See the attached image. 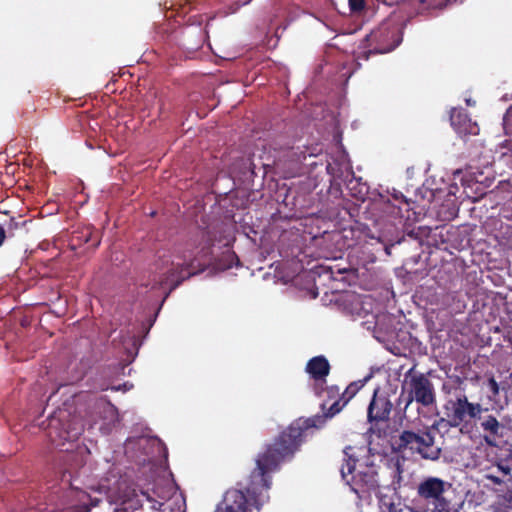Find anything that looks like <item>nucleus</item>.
I'll return each instance as SVG.
<instances>
[{
  "label": "nucleus",
  "instance_id": "obj_1",
  "mask_svg": "<svg viewBox=\"0 0 512 512\" xmlns=\"http://www.w3.org/2000/svg\"><path fill=\"white\" fill-rule=\"evenodd\" d=\"M362 381L351 382L333 404L326 408L321 405L323 415L310 418H298L283 430L264 452L256 458V467L250 473L246 482L239 483L241 488H231L226 491L222 503L215 512H248V506H254L258 511L269 498L267 491L271 486L270 473L277 470L279 464L286 458L292 457L305 440L306 432L311 428H321L328 418L340 413L348 402L363 387Z\"/></svg>",
  "mask_w": 512,
  "mask_h": 512
},
{
  "label": "nucleus",
  "instance_id": "obj_2",
  "mask_svg": "<svg viewBox=\"0 0 512 512\" xmlns=\"http://www.w3.org/2000/svg\"><path fill=\"white\" fill-rule=\"evenodd\" d=\"M83 431L84 420L75 414L72 405L64 404L48 417L47 437L55 447L67 452L61 458L62 466L58 473L60 474L61 488L69 490V497L75 498L79 502L71 505V512H89L91 507L100 504L111 506L107 499H92L86 492L85 489L90 487L88 484L89 468L85 465L83 454L69 452V448H64L66 443L76 441Z\"/></svg>",
  "mask_w": 512,
  "mask_h": 512
},
{
  "label": "nucleus",
  "instance_id": "obj_3",
  "mask_svg": "<svg viewBox=\"0 0 512 512\" xmlns=\"http://www.w3.org/2000/svg\"><path fill=\"white\" fill-rule=\"evenodd\" d=\"M234 225L225 221H215L210 223L206 228H199L195 234L186 242L183 250H178L176 254L177 262L162 260V265H157V269H167L163 276L154 278L151 289H156L169 279L175 282L172 289L178 287L185 279L189 278L193 273L190 271L198 253L207 255L211 252V248L216 244L229 246L234 240Z\"/></svg>",
  "mask_w": 512,
  "mask_h": 512
},
{
  "label": "nucleus",
  "instance_id": "obj_4",
  "mask_svg": "<svg viewBox=\"0 0 512 512\" xmlns=\"http://www.w3.org/2000/svg\"><path fill=\"white\" fill-rule=\"evenodd\" d=\"M345 458L341 466V476L359 499H367L379 488L378 471L368 459L361 461L356 457L355 448L347 446L343 451Z\"/></svg>",
  "mask_w": 512,
  "mask_h": 512
},
{
  "label": "nucleus",
  "instance_id": "obj_5",
  "mask_svg": "<svg viewBox=\"0 0 512 512\" xmlns=\"http://www.w3.org/2000/svg\"><path fill=\"white\" fill-rule=\"evenodd\" d=\"M446 418H441L438 425L446 423L449 427H460L471 422L476 423L481 414L488 412V408L480 403L470 402L465 394H458L454 398L448 399L444 406Z\"/></svg>",
  "mask_w": 512,
  "mask_h": 512
},
{
  "label": "nucleus",
  "instance_id": "obj_6",
  "mask_svg": "<svg viewBox=\"0 0 512 512\" xmlns=\"http://www.w3.org/2000/svg\"><path fill=\"white\" fill-rule=\"evenodd\" d=\"M401 397L406 394L404 411L415 401L423 407H430L436 403L435 388L431 380L423 373L415 371V365L404 375Z\"/></svg>",
  "mask_w": 512,
  "mask_h": 512
},
{
  "label": "nucleus",
  "instance_id": "obj_7",
  "mask_svg": "<svg viewBox=\"0 0 512 512\" xmlns=\"http://www.w3.org/2000/svg\"><path fill=\"white\" fill-rule=\"evenodd\" d=\"M433 428L434 426L426 427L418 432L403 430L397 440V450L401 452L409 450L412 454H419L423 459L438 460L441 448L435 445Z\"/></svg>",
  "mask_w": 512,
  "mask_h": 512
},
{
  "label": "nucleus",
  "instance_id": "obj_8",
  "mask_svg": "<svg viewBox=\"0 0 512 512\" xmlns=\"http://www.w3.org/2000/svg\"><path fill=\"white\" fill-rule=\"evenodd\" d=\"M402 29L399 24L387 21L368 34L364 41L369 49L362 53L368 60L371 54H385L394 50L402 42Z\"/></svg>",
  "mask_w": 512,
  "mask_h": 512
},
{
  "label": "nucleus",
  "instance_id": "obj_9",
  "mask_svg": "<svg viewBox=\"0 0 512 512\" xmlns=\"http://www.w3.org/2000/svg\"><path fill=\"white\" fill-rule=\"evenodd\" d=\"M402 468L397 461L391 468L392 481L390 486L392 489H388V493H380L378 495L379 508L381 512H404L406 505L401 501L400 496L397 494V490L401 486L402 481Z\"/></svg>",
  "mask_w": 512,
  "mask_h": 512
},
{
  "label": "nucleus",
  "instance_id": "obj_10",
  "mask_svg": "<svg viewBox=\"0 0 512 512\" xmlns=\"http://www.w3.org/2000/svg\"><path fill=\"white\" fill-rule=\"evenodd\" d=\"M447 483L437 477L424 478L417 486V496L430 505V509H436L443 503H448L444 498Z\"/></svg>",
  "mask_w": 512,
  "mask_h": 512
},
{
  "label": "nucleus",
  "instance_id": "obj_11",
  "mask_svg": "<svg viewBox=\"0 0 512 512\" xmlns=\"http://www.w3.org/2000/svg\"><path fill=\"white\" fill-rule=\"evenodd\" d=\"M392 409L393 403L389 396L385 393H380L378 388L375 389L367 409L368 422L374 424L387 423L390 420Z\"/></svg>",
  "mask_w": 512,
  "mask_h": 512
},
{
  "label": "nucleus",
  "instance_id": "obj_12",
  "mask_svg": "<svg viewBox=\"0 0 512 512\" xmlns=\"http://www.w3.org/2000/svg\"><path fill=\"white\" fill-rule=\"evenodd\" d=\"M331 366L327 358L323 355L312 357L308 360L305 371L310 378L314 380V392L317 396H321L323 386L330 374Z\"/></svg>",
  "mask_w": 512,
  "mask_h": 512
},
{
  "label": "nucleus",
  "instance_id": "obj_13",
  "mask_svg": "<svg viewBox=\"0 0 512 512\" xmlns=\"http://www.w3.org/2000/svg\"><path fill=\"white\" fill-rule=\"evenodd\" d=\"M450 123L455 132L461 136L477 135L479 126L473 122L468 113L463 108H452L450 112Z\"/></svg>",
  "mask_w": 512,
  "mask_h": 512
},
{
  "label": "nucleus",
  "instance_id": "obj_14",
  "mask_svg": "<svg viewBox=\"0 0 512 512\" xmlns=\"http://www.w3.org/2000/svg\"><path fill=\"white\" fill-rule=\"evenodd\" d=\"M483 431V439L489 446H496L497 439L502 436L504 426L494 415H483L476 419Z\"/></svg>",
  "mask_w": 512,
  "mask_h": 512
},
{
  "label": "nucleus",
  "instance_id": "obj_15",
  "mask_svg": "<svg viewBox=\"0 0 512 512\" xmlns=\"http://www.w3.org/2000/svg\"><path fill=\"white\" fill-rule=\"evenodd\" d=\"M511 468L502 462L497 463L495 466L489 468L484 474V478L490 481L493 485H503L506 480L510 479Z\"/></svg>",
  "mask_w": 512,
  "mask_h": 512
},
{
  "label": "nucleus",
  "instance_id": "obj_16",
  "mask_svg": "<svg viewBox=\"0 0 512 512\" xmlns=\"http://www.w3.org/2000/svg\"><path fill=\"white\" fill-rule=\"evenodd\" d=\"M393 198L399 204H404L406 206V212L409 211L410 203L402 193L393 194ZM382 210L393 218L405 217L402 207L400 205L393 204L389 199L383 202Z\"/></svg>",
  "mask_w": 512,
  "mask_h": 512
},
{
  "label": "nucleus",
  "instance_id": "obj_17",
  "mask_svg": "<svg viewBox=\"0 0 512 512\" xmlns=\"http://www.w3.org/2000/svg\"><path fill=\"white\" fill-rule=\"evenodd\" d=\"M133 495L136 499V503L139 504L141 508H143L144 505H147L149 509L158 511L163 505L161 501L156 500L148 491L140 490L139 492H136L134 490Z\"/></svg>",
  "mask_w": 512,
  "mask_h": 512
},
{
  "label": "nucleus",
  "instance_id": "obj_18",
  "mask_svg": "<svg viewBox=\"0 0 512 512\" xmlns=\"http://www.w3.org/2000/svg\"><path fill=\"white\" fill-rule=\"evenodd\" d=\"M111 404L103 399H91L90 400V408L92 409L87 413L88 420L87 422L89 424L96 423L99 418H101V412L102 410H105L107 408H110Z\"/></svg>",
  "mask_w": 512,
  "mask_h": 512
},
{
  "label": "nucleus",
  "instance_id": "obj_19",
  "mask_svg": "<svg viewBox=\"0 0 512 512\" xmlns=\"http://www.w3.org/2000/svg\"><path fill=\"white\" fill-rule=\"evenodd\" d=\"M458 0H445V1H437V0H420L421 4L427 3L426 9H443L448 5L456 3Z\"/></svg>",
  "mask_w": 512,
  "mask_h": 512
},
{
  "label": "nucleus",
  "instance_id": "obj_20",
  "mask_svg": "<svg viewBox=\"0 0 512 512\" xmlns=\"http://www.w3.org/2000/svg\"><path fill=\"white\" fill-rule=\"evenodd\" d=\"M286 156L288 158H291V161H290V168H289V171L287 172L288 173V176H292L294 172H296L297 170H299L300 168V164H301V160L299 159V157L297 159H294L293 157L296 156V153L293 152V151H288L286 153Z\"/></svg>",
  "mask_w": 512,
  "mask_h": 512
},
{
  "label": "nucleus",
  "instance_id": "obj_21",
  "mask_svg": "<svg viewBox=\"0 0 512 512\" xmlns=\"http://www.w3.org/2000/svg\"><path fill=\"white\" fill-rule=\"evenodd\" d=\"M25 224H26V221L19 222L15 218L12 217L9 219V221L6 224V226H7L6 233L8 232L10 236H13V232L15 230H18L19 228L25 226Z\"/></svg>",
  "mask_w": 512,
  "mask_h": 512
},
{
  "label": "nucleus",
  "instance_id": "obj_22",
  "mask_svg": "<svg viewBox=\"0 0 512 512\" xmlns=\"http://www.w3.org/2000/svg\"><path fill=\"white\" fill-rule=\"evenodd\" d=\"M325 392L326 395H327V398L332 400V399H338L340 397V389L337 385H330V386H326L325 388L323 387V391L322 393Z\"/></svg>",
  "mask_w": 512,
  "mask_h": 512
},
{
  "label": "nucleus",
  "instance_id": "obj_23",
  "mask_svg": "<svg viewBox=\"0 0 512 512\" xmlns=\"http://www.w3.org/2000/svg\"><path fill=\"white\" fill-rule=\"evenodd\" d=\"M349 7L352 13H359L365 8V0H349Z\"/></svg>",
  "mask_w": 512,
  "mask_h": 512
},
{
  "label": "nucleus",
  "instance_id": "obj_24",
  "mask_svg": "<svg viewBox=\"0 0 512 512\" xmlns=\"http://www.w3.org/2000/svg\"><path fill=\"white\" fill-rule=\"evenodd\" d=\"M488 387H489L493 397H497L499 395L500 386L494 377H490L488 379Z\"/></svg>",
  "mask_w": 512,
  "mask_h": 512
},
{
  "label": "nucleus",
  "instance_id": "obj_25",
  "mask_svg": "<svg viewBox=\"0 0 512 512\" xmlns=\"http://www.w3.org/2000/svg\"><path fill=\"white\" fill-rule=\"evenodd\" d=\"M318 268L320 269V271L318 272L319 275L328 274L330 278L335 279V271H334L333 267L321 265Z\"/></svg>",
  "mask_w": 512,
  "mask_h": 512
},
{
  "label": "nucleus",
  "instance_id": "obj_26",
  "mask_svg": "<svg viewBox=\"0 0 512 512\" xmlns=\"http://www.w3.org/2000/svg\"><path fill=\"white\" fill-rule=\"evenodd\" d=\"M424 512H452L450 508V502L443 503L442 506L436 508V509H427Z\"/></svg>",
  "mask_w": 512,
  "mask_h": 512
},
{
  "label": "nucleus",
  "instance_id": "obj_27",
  "mask_svg": "<svg viewBox=\"0 0 512 512\" xmlns=\"http://www.w3.org/2000/svg\"><path fill=\"white\" fill-rule=\"evenodd\" d=\"M7 238L6 229L3 225H0V247L4 243L5 239Z\"/></svg>",
  "mask_w": 512,
  "mask_h": 512
},
{
  "label": "nucleus",
  "instance_id": "obj_28",
  "mask_svg": "<svg viewBox=\"0 0 512 512\" xmlns=\"http://www.w3.org/2000/svg\"><path fill=\"white\" fill-rule=\"evenodd\" d=\"M507 501H508L509 505L507 506V510L505 512H512V493L509 495V498Z\"/></svg>",
  "mask_w": 512,
  "mask_h": 512
},
{
  "label": "nucleus",
  "instance_id": "obj_29",
  "mask_svg": "<svg viewBox=\"0 0 512 512\" xmlns=\"http://www.w3.org/2000/svg\"><path fill=\"white\" fill-rule=\"evenodd\" d=\"M227 256L231 259H236V261L239 262V259L234 252L228 253Z\"/></svg>",
  "mask_w": 512,
  "mask_h": 512
},
{
  "label": "nucleus",
  "instance_id": "obj_30",
  "mask_svg": "<svg viewBox=\"0 0 512 512\" xmlns=\"http://www.w3.org/2000/svg\"><path fill=\"white\" fill-rule=\"evenodd\" d=\"M284 166V163L282 160H279L278 163H277V167L278 168H282Z\"/></svg>",
  "mask_w": 512,
  "mask_h": 512
},
{
  "label": "nucleus",
  "instance_id": "obj_31",
  "mask_svg": "<svg viewBox=\"0 0 512 512\" xmlns=\"http://www.w3.org/2000/svg\"><path fill=\"white\" fill-rule=\"evenodd\" d=\"M466 103H467V105H469V106L473 104V103H472V101H471V99H466Z\"/></svg>",
  "mask_w": 512,
  "mask_h": 512
},
{
  "label": "nucleus",
  "instance_id": "obj_32",
  "mask_svg": "<svg viewBox=\"0 0 512 512\" xmlns=\"http://www.w3.org/2000/svg\"><path fill=\"white\" fill-rule=\"evenodd\" d=\"M344 271H345L344 269H338V270H337V273L341 274V273H343Z\"/></svg>",
  "mask_w": 512,
  "mask_h": 512
},
{
  "label": "nucleus",
  "instance_id": "obj_33",
  "mask_svg": "<svg viewBox=\"0 0 512 512\" xmlns=\"http://www.w3.org/2000/svg\"><path fill=\"white\" fill-rule=\"evenodd\" d=\"M385 250H386V253H387V254H390V251H389V248H388V247H385Z\"/></svg>",
  "mask_w": 512,
  "mask_h": 512
},
{
  "label": "nucleus",
  "instance_id": "obj_34",
  "mask_svg": "<svg viewBox=\"0 0 512 512\" xmlns=\"http://www.w3.org/2000/svg\"><path fill=\"white\" fill-rule=\"evenodd\" d=\"M509 377H510V378H512V373L510 374V376H509Z\"/></svg>",
  "mask_w": 512,
  "mask_h": 512
}]
</instances>
